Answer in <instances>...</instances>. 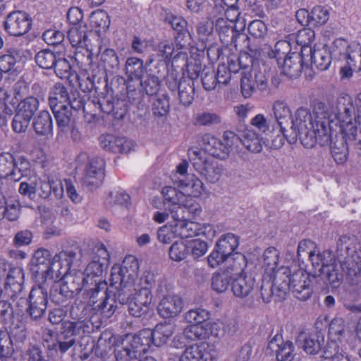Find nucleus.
I'll return each instance as SVG.
<instances>
[{"mask_svg":"<svg viewBox=\"0 0 361 361\" xmlns=\"http://www.w3.org/2000/svg\"><path fill=\"white\" fill-rule=\"evenodd\" d=\"M208 343L190 345L181 354L179 361H212Z\"/></svg>","mask_w":361,"mask_h":361,"instance_id":"nucleus-32","label":"nucleus"},{"mask_svg":"<svg viewBox=\"0 0 361 361\" xmlns=\"http://www.w3.org/2000/svg\"><path fill=\"white\" fill-rule=\"evenodd\" d=\"M88 30L86 25H79L70 28L67 37L71 45L77 47H85L87 46Z\"/></svg>","mask_w":361,"mask_h":361,"instance_id":"nucleus-41","label":"nucleus"},{"mask_svg":"<svg viewBox=\"0 0 361 361\" xmlns=\"http://www.w3.org/2000/svg\"><path fill=\"white\" fill-rule=\"evenodd\" d=\"M213 326L209 322L190 325L185 329V335L191 341L204 340L211 335L217 336V333H214L212 330Z\"/></svg>","mask_w":361,"mask_h":361,"instance_id":"nucleus-39","label":"nucleus"},{"mask_svg":"<svg viewBox=\"0 0 361 361\" xmlns=\"http://www.w3.org/2000/svg\"><path fill=\"white\" fill-rule=\"evenodd\" d=\"M221 123V116L213 112L204 111L197 114L195 123L202 126H214Z\"/></svg>","mask_w":361,"mask_h":361,"instance_id":"nucleus-59","label":"nucleus"},{"mask_svg":"<svg viewBox=\"0 0 361 361\" xmlns=\"http://www.w3.org/2000/svg\"><path fill=\"white\" fill-rule=\"evenodd\" d=\"M162 194L164 198V209H167V207L172 206L174 204H177L179 202H183L185 200V197L183 192L172 187L164 188L162 190Z\"/></svg>","mask_w":361,"mask_h":361,"instance_id":"nucleus-55","label":"nucleus"},{"mask_svg":"<svg viewBox=\"0 0 361 361\" xmlns=\"http://www.w3.org/2000/svg\"><path fill=\"white\" fill-rule=\"evenodd\" d=\"M157 71L152 72L151 69L146 71V77L140 79V85L142 90L148 96L156 95L161 86V78L164 76V73L167 69L165 61H160L155 65Z\"/></svg>","mask_w":361,"mask_h":361,"instance_id":"nucleus-21","label":"nucleus"},{"mask_svg":"<svg viewBox=\"0 0 361 361\" xmlns=\"http://www.w3.org/2000/svg\"><path fill=\"white\" fill-rule=\"evenodd\" d=\"M157 292L160 299L157 306V313L161 317L173 319L182 312L183 299L178 295L170 291L166 284H159Z\"/></svg>","mask_w":361,"mask_h":361,"instance_id":"nucleus-8","label":"nucleus"},{"mask_svg":"<svg viewBox=\"0 0 361 361\" xmlns=\"http://www.w3.org/2000/svg\"><path fill=\"white\" fill-rule=\"evenodd\" d=\"M268 78L266 73V67L264 64L250 69L248 73H243L240 80V87L243 95L250 97L258 89L260 91L267 90Z\"/></svg>","mask_w":361,"mask_h":361,"instance_id":"nucleus-11","label":"nucleus"},{"mask_svg":"<svg viewBox=\"0 0 361 361\" xmlns=\"http://www.w3.org/2000/svg\"><path fill=\"white\" fill-rule=\"evenodd\" d=\"M238 245V238L234 234L226 233L222 235L216 241L212 252L207 257L209 266L212 268H216L230 259H235L233 257L235 255L244 259V255L238 252H234Z\"/></svg>","mask_w":361,"mask_h":361,"instance_id":"nucleus-5","label":"nucleus"},{"mask_svg":"<svg viewBox=\"0 0 361 361\" xmlns=\"http://www.w3.org/2000/svg\"><path fill=\"white\" fill-rule=\"evenodd\" d=\"M215 30L218 32L221 43L226 47L233 45L236 47L238 38L244 36L235 29L233 21L222 18H219L216 20Z\"/></svg>","mask_w":361,"mask_h":361,"instance_id":"nucleus-22","label":"nucleus"},{"mask_svg":"<svg viewBox=\"0 0 361 361\" xmlns=\"http://www.w3.org/2000/svg\"><path fill=\"white\" fill-rule=\"evenodd\" d=\"M18 58L16 51H10L8 54L0 56V81L2 79V74L7 73L15 70V66Z\"/></svg>","mask_w":361,"mask_h":361,"instance_id":"nucleus-57","label":"nucleus"},{"mask_svg":"<svg viewBox=\"0 0 361 361\" xmlns=\"http://www.w3.org/2000/svg\"><path fill=\"white\" fill-rule=\"evenodd\" d=\"M49 297L54 303L63 306L66 305L68 300L74 298L69 290L59 283H55L51 288Z\"/></svg>","mask_w":361,"mask_h":361,"instance_id":"nucleus-44","label":"nucleus"},{"mask_svg":"<svg viewBox=\"0 0 361 361\" xmlns=\"http://www.w3.org/2000/svg\"><path fill=\"white\" fill-rule=\"evenodd\" d=\"M62 279L64 281L63 285L69 290L73 297L79 294L82 289L85 290L87 284H89L88 281H92L90 278H85V274L82 272H78L75 274L68 272Z\"/></svg>","mask_w":361,"mask_h":361,"instance_id":"nucleus-36","label":"nucleus"},{"mask_svg":"<svg viewBox=\"0 0 361 361\" xmlns=\"http://www.w3.org/2000/svg\"><path fill=\"white\" fill-rule=\"evenodd\" d=\"M335 116L340 124V132L345 135L357 133L355 106L350 95L344 94L338 97Z\"/></svg>","mask_w":361,"mask_h":361,"instance_id":"nucleus-7","label":"nucleus"},{"mask_svg":"<svg viewBox=\"0 0 361 361\" xmlns=\"http://www.w3.org/2000/svg\"><path fill=\"white\" fill-rule=\"evenodd\" d=\"M110 17L104 10L97 9L93 11L90 16V24L92 30L100 36L106 33L110 26Z\"/></svg>","mask_w":361,"mask_h":361,"instance_id":"nucleus-37","label":"nucleus"},{"mask_svg":"<svg viewBox=\"0 0 361 361\" xmlns=\"http://www.w3.org/2000/svg\"><path fill=\"white\" fill-rule=\"evenodd\" d=\"M178 91L180 102L185 106H190L195 97L194 82L188 78H180L179 90Z\"/></svg>","mask_w":361,"mask_h":361,"instance_id":"nucleus-40","label":"nucleus"},{"mask_svg":"<svg viewBox=\"0 0 361 361\" xmlns=\"http://www.w3.org/2000/svg\"><path fill=\"white\" fill-rule=\"evenodd\" d=\"M338 265L330 266L325 271L312 274V279L318 288H338L343 281V271L349 276H356L361 270V243L354 235H343L336 243Z\"/></svg>","mask_w":361,"mask_h":361,"instance_id":"nucleus-1","label":"nucleus"},{"mask_svg":"<svg viewBox=\"0 0 361 361\" xmlns=\"http://www.w3.org/2000/svg\"><path fill=\"white\" fill-rule=\"evenodd\" d=\"M188 255V242L185 243L183 241H176L170 247L169 256L173 261L183 260Z\"/></svg>","mask_w":361,"mask_h":361,"instance_id":"nucleus-60","label":"nucleus"},{"mask_svg":"<svg viewBox=\"0 0 361 361\" xmlns=\"http://www.w3.org/2000/svg\"><path fill=\"white\" fill-rule=\"evenodd\" d=\"M52 259L51 252L47 249L39 248L35 252L29 264V269L32 278L38 283H41L44 274H48L49 266Z\"/></svg>","mask_w":361,"mask_h":361,"instance_id":"nucleus-17","label":"nucleus"},{"mask_svg":"<svg viewBox=\"0 0 361 361\" xmlns=\"http://www.w3.org/2000/svg\"><path fill=\"white\" fill-rule=\"evenodd\" d=\"M174 327L166 322L157 324L152 331L149 330L150 343L161 347L166 343L168 339L173 335Z\"/></svg>","mask_w":361,"mask_h":361,"instance_id":"nucleus-34","label":"nucleus"},{"mask_svg":"<svg viewBox=\"0 0 361 361\" xmlns=\"http://www.w3.org/2000/svg\"><path fill=\"white\" fill-rule=\"evenodd\" d=\"M27 313L32 319L38 320L45 314L48 304V293L45 283L32 287L27 299Z\"/></svg>","mask_w":361,"mask_h":361,"instance_id":"nucleus-12","label":"nucleus"},{"mask_svg":"<svg viewBox=\"0 0 361 361\" xmlns=\"http://www.w3.org/2000/svg\"><path fill=\"white\" fill-rule=\"evenodd\" d=\"M163 21L169 24L176 32L175 42L179 49L190 44L191 35L188 30V23L185 18L169 13L165 15Z\"/></svg>","mask_w":361,"mask_h":361,"instance_id":"nucleus-18","label":"nucleus"},{"mask_svg":"<svg viewBox=\"0 0 361 361\" xmlns=\"http://www.w3.org/2000/svg\"><path fill=\"white\" fill-rule=\"evenodd\" d=\"M139 264L134 256H126L121 264H114L111 269L110 286L115 287L116 290L113 293V298H110L114 304H129L133 295V285L138 276Z\"/></svg>","mask_w":361,"mask_h":361,"instance_id":"nucleus-3","label":"nucleus"},{"mask_svg":"<svg viewBox=\"0 0 361 361\" xmlns=\"http://www.w3.org/2000/svg\"><path fill=\"white\" fill-rule=\"evenodd\" d=\"M329 52L334 60L345 61L350 60L349 63L358 61L360 59L361 46L356 42L349 43L343 38L335 39L330 47Z\"/></svg>","mask_w":361,"mask_h":361,"instance_id":"nucleus-15","label":"nucleus"},{"mask_svg":"<svg viewBox=\"0 0 361 361\" xmlns=\"http://www.w3.org/2000/svg\"><path fill=\"white\" fill-rule=\"evenodd\" d=\"M174 226L175 232L183 239L191 238L200 233L199 224L190 220L176 223Z\"/></svg>","mask_w":361,"mask_h":361,"instance_id":"nucleus-47","label":"nucleus"},{"mask_svg":"<svg viewBox=\"0 0 361 361\" xmlns=\"http://www.w3.org/2000/svg\"><path fill=\"white\" fill-rule=\"evenodd\" d=\"M58 53L49 49L40 50L35 56L36 63L44 69H52L55 62H57Z\"/></svg>","mask_w":361,"mask_h":361,"instance_id":"nucleus-46","label":"nucleus"},{"mask_svg":"<svg viewBox=\"0 0 361 361\" xmlns=\"http://www.w3.org/2000/svg\"><path fill=\"white\" fill-rule=\"evenodd\" d=\"M149 329H144L137 334H126L124 338L122 337L125 345L128 346L134 353L137 358L142 353H145L149 347Z\"/></svg>","mask_w":361,"mask_h":361,"instance_id":"nucleus-25","label":"nucleus"},{"mask_svg":"<svg viewBox=\"0 0 361 361\" xmlns=\"http://www.w3.org/2000/svg\"><path fill=\"white\" fill-rule=\"evenodd\" d=\"M189 158L195 171L211 183L217 182L222 174V168L217 163L210 161L204 153L197 150L189 151Z\"/></svg>","mask_w":361,"mask_h":361,"instance_id":"nucleus-9","label":"nucleus"},{"mask_svg":"<svg viewBox=\"0 0 361 361\" xmlns=\"http://www.w3.org/2000/svg\"><path fill=\"white\" fill-rule=\"evenodd\" d=\"M104 159L99 157L90 159L85 168L83 183L92 188H98L104 178Z\"/></svg>","mask_w":361,"mask_h":361,"instance_id":"nucleus-20","label":"nucleus"},{"mask_svg":"<svg viewBox=\"0 0 361 361\" xmlns=\"http://www.w3.org/2000/svg\"><path fill=\"white\" fill-rule=\"evenodd\" d=\"M188 253L194 259H198L203 256L208 250L207 243L200 238L192 239L188 241Z\"/></svg>","mask_w":361,"mask_h":361,"instance_id":"nucleus-63","label":"nucleus"},{"mask_svg":"<svg viewBox=\"0 0 361 361\" xmlns=\"http://www.w3.org/2000/svg\"><path fill=\"white\" fill-rule=\"evenodd\" d=\"M76 257V252L69 249L60 252L53 257L52 262L49 266L48 274H44L41 283H45L46 281H61L69 271L71 264Z\"/></svg>","mask_w":361,"mask_h":361,"instance_id":"nucleus-10","label":"nucleus"},{"mask_svg":"<svg viewBox=\"0 0 361 361\" xmlns=\"http://www.w3.org/2000/svg\"><path fill=\"white\" fill-rule=\"evenodd\" d=\"M21 212V204L18 196L9 197L0 202V220L6 219L10 221H16Z\"/></svg>","mask_w":361,"mask_h":361,"instance_id":"nucleus-35","label":"nucleus"},{"mask_svg":"<svg viewBox=\"0 0 361 361\" xmlns=\"http://www.w3.org/2000/svg\"><path fill=\"white\" fill-rule=\"evenodd\" d=\"M329 19V11L322 6H315L310 11V27L315 28L326 23Z\"/></svg>","mask_w":361,"mask_h":361,"instance_id":"nucleus-48","label":"nucleus"},{"mask_svg":"<svg viewBox=\"0 0 361 361\" xmlns=\"http://www.w3.org/2000/svg\"><path fill=\"white\" fill-rule=\"evenodd\" d=\"M245 126L239 125L235 131L226 130L224 133L223 138L226 142L225 145L229 147V150L232 148H238L240 145H243V132H244Z\"/></svg>","mask_w":361,"mask_h":361,"instance_id":"nucleus-54","label":"nucleus"},{"mask_svg":"<svg viewBox=\"0 0 361 361\" xmlns=\"http://www.w3.org/2000/svg\"><path fill=\"white\" fill-rule=\"evenodd\" d=\"M201 142L204 151L214 157L226 159L230 154L229 147L209 133L202 136Z\"/></svg>","mask_w":361,"mask_h":361,"instance_id":"nucleus-24","label":"nucleus"},{"mask_svg":"<svg viewBox=\"0 0 361 361\" xmlns=\"http://www.w3.org/2000/svg\"><path fill=\"white\" fill-rule=\"evenodd\" d=\"M56 123L57 136L68 135V130L76 121L68 106H61L59 109L51 111Z\"/></svg>","mask_w":361,"mask_h":361,"instance_id":"nucleus-27","label":"nucleus"},{"mask_svg":"<svg viewBox=\"0 0 361 361\" xmlns=\"http://www.w3.org/2000/svg\"><path fill=\"white\" fill-rule=\"evenodd\" d=\"M314 28L304 27L300 30L295 37L298 44L301 46L300 50L305 48L312 49L310 44L314 40L315 33Z\"/></svg>","mask_w":361,"mask_h":361,"instance_id":"nucleus-61","label":"nucleus"},{"mask_svg":"<svg viewBox=\"0 0 361 361\" xmlns=\"http://www.w3.org/2000/svg\"><path fill=\"white\" fill-rule=\"evenodd\" d=\"M39 106V102L37 98L27 97L18 103L16 111L33 119Z\"/></svg>","mask_w":361,"mask_h":361,"instance_id":"nucleus-45","label":"nucleus"},{"mask_svg":"<svg viewBox=\"0 0 361 361\" xmlns=\"http://www.w3.org/2000/svg\"><path fill=\"white\" fill-rule=\"evenodd\" d=\"M146 72L143 61L137 57H129L125 63V73L128 81H139Z\"/></svg>","mask_w":361,"mask_h":361,"instance_id":"nucleus-38","label":"nucleus"},{"mask_svg":"<svg viewBox=\"0 0 361 361\" xmlns=\"http://www.w3.org/2000/svg\"><path fill=\"white\" fill-rule=\"evenodd\" d=\"M317 116L313 121L311 111L300 107L295 111V120L291 125V130L286 134V140L290 145L300 143L307 149L313 148L317 143L321 146L329 145L334 121L326 112Z\"/></svg>","mask_w":361,"mask_h":361,"instance_id":"nucleus-2","label":"nucleus"},{"mask_svg":"<svg viewBox=\"0 0 361 361\" xmlns=\"http://www.w3.org/2000/svg\"><path fill=\"white\" fill-rule=\"evenodd\" d=\"M14 174L12 179L19 180L21 177H27L31 174V164L25 157H14Z\"/></svg>","mask_w":361,"mask_h":361,"instance_id":"nucleus-52","label":"nucleus"},{"mask_svg":"<svg viewBox=\"0 0 361 361\" xmlns=\"http://www.w3.org/2000/svg\"><path fill=\"white\" fill-rule=\"evenodd\" d=\"M92 282V284H87L85 288V298L89 300V303L94 305L95 309L101 310L107 317H110L117 308V305L109 304L112 291L109 290L105 281Z\"/></svg>","mask_w":361,"mask_h":361,"instance_id":"nucleus-6","label":"nucleus"},{"mask_svg":"<svg viewBox=\"0 0 361 361\" xmlns=\"http://www.w3.org/2000/svg\"><path fill=\"white\" fill-rule=\"evenodd\" d=\"M228 270L222 273L214 274L212 278V287L213 290L218 293L224 292L228 287L230 283L232 282L233 275Z\"/></svg>","mask_w":361,"mask_h":361,"instance_id":"nucleus-53","label":"nucleus"},{"mask_svg":"<svg viewBox=\"0 0 361 361\" xmlns=\"http://www.w3.org/2000/svg\"><path fill=\"white\" fill-rule=\"evenodd\" d=\"M52 69L54 70L56 75L61 79L68 78L73 71L69 61L61 56L59 53H58L57 62H55Z\"/></svg>","mask_w":361,"mask_h":361,"instance_id":"nucleus-58","label":"nucleus"},{"mask_svg":"<svg viewBox=\"0 0 361 361\" xmlns=\"http://www.w3.org/2000/svg\"><path fill=\"white\" fill-rule=\"evenodd\" d=\"M292 272L288 267H281L274 271L273 284L277 291L276 296L279 300L286 298L288 290H290V277Z\"/></svg>","mask_w":361,"mask_h":361,"instance_id":"nucleus-30","label":"nucleus"},{"mask_svg":"<svg viewBox=\"0 0 361 361\" xmlns=\"http://www.w3.org/2000/svg\"><path fill=\"white\" fill-rule=\"evenodd\" d=\"M152 113L155 116H166L170 110L169 97L166 94H163L157 97L152 104Z\"/></svg>","mask_w":361,"mask_h":361,"instance_id":"nucleus-56","label":"nucleus"},{"mask_svg":"<svg viewBox=\"0 0 361 361\" xmlns=\"http://www.w3.org/2000/svg\"><path fill=\"white\" fill-rule=\"evenodd\" d=\"M70 92L61 82H56L50 89L48 97V105L51 111L59 109L61 106H68L67 104Z\"/></svg>","mask_w":361,"mask_h":361,"instance_id":"nucleus-33","label":"nucleus"},{"mask_svg":"<svg viewBox=\"0 0 361 361\" xmlns=\"http://www.w3.org/2000/svg\"><path fill=\"white\" fill-rule=\"evenodd\" d=\"M268 348L275 353L278 361H287L295 357L293 343L290 341H283L281 335H276L269 343Z\"/></svg>","mask_w":361,"mask_h":361,"instance_id":"nucleus-28","label":"nucleus"},{"mask_svg":"<svg viewBox=\"0 0 361 361\" xmlns=\"http://www.w3.org/2000/svg\"><path fill=\"white\" fill-rule=\"evenodd\" d=\"M92 330V324L90 321L80 320L76 322L65 321L61 323L59 332L57 334L59 350L63 354L73 346L77 338H82Z\"/></svg>","mask_w":361,"mask_h":361,"instance_id":"nucleus-4","label":"nucleus"},{"mask_svg":"<svg viewBox=\"0 0 361 361\" xmlns=\"http://www.w3.org/2000/svg\"><path fill=\"white\" fill-rule=\"evenodd\" d=\"M289 283L290 290L298 300L305 301L310 298L312 293L310 283H314L312 274H307L302 269H298L293 272Z\"/></svg>","mask_w":361,"mask_h":361,"instance_id":"nucleus-16","label":"nucleus"},{"mask_svg":"<svg viewBox=\"0 0 361 361\" xmlns=\"http://www.w3.org/2000/svg\"><path fill=\"white\" fill-rule=\"evenodd\" d=\"M243 145L250 152L259 153L262 150V139L253 130L245 126Z\"/></svg>","mask_w":361,"mask_h":361,"instance_id":"nucleus-42","label":"nucleus"},{"mask_svg":"<svg viewBox=\"0 0 361 361\" xmlns=\"http://www.w3.org/2000/svg\"><path fill=\"white\" fill-rule=\"evenodd\" d=\"M122 340L121 336L114 335L111 331H103L97 342L94 345L95 350L102 349V351L106 352L114 348V350L117 347L118 341Z\"/></svg>","mask_w":361,"mask_h":361,"instance_id":"nucleus-43","label":"nucleus"},{"mask_svg":"<svg viewBox=\"0 0 361 361\" xmlns=\"http://www.w3.org/2000/svg\"><path fill=\"white\" fill-rule=\"evenodd\" d=\"M14 157L9 152L0 154V178L6 179L8 177L13 178L14 174Z\"/></svg>","mask_w":361,"mask_h":361,"instance_id":"nucleus-49","label":"nucleus"},{"mask_svg":"<svg viewBox=\"0 0 361 361\" xmlns=\"http://www.w3.org/2000/svg\"><path fill=\"white\" fill-rule=\"evenodd\" d=\"M14 352L12 339L7 332H0V361H14L12 355Z\"/></svg>","mask_w":361,"mask_h":361,"instance_id":"nucleus-50","label":"nucleus"},{"mask_svg":"<svg viewBox=\"0 0 361 361\" xmlns=\"http://www.w3.org/2000/svg\"><path fill=\"white\" fill-rule=\"evenodd\" d=\"M32 127L37 136H52L54 121L51 114L47 110L39 111L32 119Z\"/></svg>","mask_w":361,"mask_h":361,"instance_id":"nucleus-26","label":"nucleus"},{"mask_svg":"<svg viewBox=\"0 0 361 361\" xmlns=\"http://www.w3.org/2000/svg\"><path fill=\"white\" fill-rule=\"evenodd\" d=\"M310 54V49L305 48L300 52H292L286 55L278 64L282 69V73L290 78L299 77L304 68H309L306 56Z\"/></svg>","mask_w":361,"mask_h":361,"instance_id":"nucleus-14","label":"nucleus"},{"mask_svg":"<svg viewBox=\"0 0 361 361\" xmlns=\"http://www.w3.org/2000/svg\"><path fill=\"white\" fill-rule=\"evenodd\" d=\"M114 355L116 361H130L137 359L134 353L126 345L122 339L118 341L117 347L114 350Z\"/></svg>","mask_w":361,"mask_h":361,"instance_id":"nucleus-64","label":"nucleus"},{"mask_svg":"<svg viewBox=\"0 0 361 361\" xmlns=\"http://www.w3.org/2000/svg\"><path fill=\"white\" fill-rule=\"evenodd\" d=\"M32 25V19L30 14L23 11H14L6 17L4 28L11 36L20 37L30 30Z\"/></svg>","mask_w":361,"mask_h":361,"instance_id":"nucleus-13","label":"nucleus"},{"mask_svg":"<svg viewBox=\"0 0 361 361\" xmlns=\"http://www.w3.org/2000/svg\"><path fill=\"white\" fill-rule=\"evenodd\" d=\"M107 268V264L101 262L100 260L93 259L87 266L85 272V278H90L92 281H89V283L92 284V281H102L100 276L104 270Z\"/></svg>","mask_w":361,"mask_h":361,"instance_id":"nucleus-51","label":"nucleus"},{"mask_svg":"<svg viewBox=\"0 0 361 361\" xmlns=\"http://www.w3.org/2000/svg\"><path fill=\"white\" fill-rule=\"evenodd\" d=\"M209 318V313L205 310L200 308L190 310L185 314V319L191 325L207 323Z\"/></svg>","mask_w":361,"mask_h":361,"instance_id":"nucleus-62","label":"nucleus"},{"mask_svg":"<svg viewBox=\"0 0 361 361\" xmlns=\"http://www.w3.org/2000/svg\"><path fill=\"white\" fill-rule=\"evenodd\" d=\"M272 110L280 126L281 133H284L286 136V134L291 130V125L295 122V114L293 116L287 103L279 100L273 104Z\"/></svg>","mask_w":361,"mask_h":361,"instance_id":"nucleus-23","label":"nucleus"},{"mask_svg":"<svg viewBox=\"0 0 361 361\" xmlns=\"http://www.w3.org/2000/svg\"><path fill=\"white\" fill-rule=\"evenodd\" d=\"M257 288L255 279L252 276L240 274L233 278L231 290L235 296L244 298L248 296Z\"/></svg>","mask_w":361,"mask_h":361,"instance_id":"nucleus-29","label":"nucleus"},{"mask_svg":"<svg viewBox=\"0 0 361 361\" xmlns=\"http://www.w3.org/2000/svg\"><path fill=\"white\" fill-rule=\"evenodd\" d=\"M309 67L314 66L319 71H326L329 68L333 58L329 52V47L324 46L322 49H310V54L306 56Z\"/></svg>","mask_w":361,"mask_h":361,"instance_id":"nucleus-31","label":"nucleus"},{"mask_svg":"<svg viewBox=\"0 0 361 361\" xmlns=\"http://www.w3.org/2000/svg\"><path fill=\"white\" fill-rule=\"evenodd\" d=\"M357 133L352 135H345V133L340 132L339 135H336L332 137L331 134V140L329 141L331 146V153L336 162L338 164H343L348 159V145L352 140H356Z\"/></svg>","mask_w":361,"mask_h":361,"instance_id":"nucleus-19","label":"nucleus"}]
</instances>
